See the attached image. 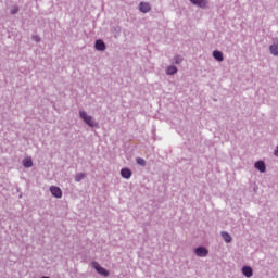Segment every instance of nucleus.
Returning <instances> with one entry per match:
<instances>
[{"mask_svg": "<svg viewBox=\"0 0 278 278\" xmlns=\"http://www.w3.org/2000/svg\"><path fill=\"white\" fill-rule=\"evenodd\" d=\"M79 114H80V118H83L84 123H86V125H88L89 127H97L98 126L97 122H94L92 116L88 115V113H86L85 111H80Z\"/></svg>", "mask_w": 278, "mask_h": 278, "instance_id": "f257e3e1", "label": "nucleus"}, {"mask_svg": "<svg viewBox=\"0 0 278 278\" xmlns=\"http://www.w3.org/2000/svg\"><path fill=\"white\" fill-rule=\"evenodd\" d=\"M92 266L97 270V273H99V275H102L103 277H109L110 276V271H108V269L101 267V265H99V263L93 262Z\"/></svg>", "mask_w": 278, "mask_h": 278, "instance_id": "f03ea898", "label": "nucleus"}, {"mask_svg": "<svg viewBox=\"0 0 278 278\" xmlns=\"http://www.w3.org/2000/svg\"><path fill=\"white\" fill-rule=\"evenodd\" d=\"M50 192L52 197H55V199H62V189L55 186L50 187Z\"/></svg>", "mask_w": 278, "mask_h": 278, "instance_id": "7ed1b4c3", "label": "nucleus"}, {"mask_svg": "<svg viewBox=\"0 0 278 278\" xmlns=\"http://www.w3.org/2000/svg\"><path fill=\"white\" fill-rule=\"evenodd\" d=\"M194 253L198 255V257H207V253H210V251H207V249L204 247H199L194 250Z\"/></svg>", "mask_w": 278, "mask_h": 278, "instance_id": "20e7f679", "label": "nucleus"}, {"mask_svg": "<svg viewBox=\"0 0 278 278\" xmlns=\"http://www.w3.org/2000/svg\"><path fill=\"white\" fill-rule=\"evenodd\" d=\"M139 10L143 14H147V12H151V4H149V2H141L139 4Z\"/></svg>", "mask_w": 278, "mask_h": 278, "instance_id": "39448f33", "label": "nucleus"}, {"mask_svg": "<svg viewBox=\"0 0 278 278\" xmlns=\"http://www.w3.org/2000/svg\"><path fill=\"white\" fill-rule=\"evenodd\" d=\"M255 168L260 170V173H266V164L264 163V161H257L255 163Z\"/></svg>", "mask_w": 278, "mask_h": 278, "instance_id": "423d86ee", "label": "nucleus"}, {"mask_svg": "<svg viewBox=\"0 0 278 278\" xmlns=\"http://www.w3.org/2000/svg\"><path fill=\"white\" fill-rule=\"evenodd\" d=\"M121 175L124 179H130L131 178V169L129 168H122Z\"/></svg>", "mask_w": 278, "mask_h": 278, "instance_id": "0eeeda50", "label": "nucleus"}, {"mask_svg": "<svg viewBox=\"0 0 278 278\" xmlns=\"http://www.w3.org/2000/svg\"><path fill=\"white\" fill-rule=\"evenodd\" d=\"M242 273L244 277H253V268H251L250 266L242 267Z\"/></svg>", "mask_w": 278, "mask_h": 278, "instance_id": "6e6552de", "label": "nucleus"}, {"mask_svg": "<svg viewBox=\"0 0 278 278\" xmlns=\"http://www.w3.org/2000/svg\"><path fill=\"white\" fill-rule=\"evenodd\" d=\"M96 49H97V51H105V42H103V40H101V39L97 40Z\"/></svg>", "mask_w": 278, "mask_h": 278, "instance_id": "1a4fd4ad", "label": "nucleus"}, {"mask_svg": "<svg viewBox=\"0 0 278 278\" xmlns=\"http://www.w3.org/2000/svg\"><path fill=\"white\" fill-rule=\"evenodd\" d=\"M213 58L217 61V62H223V60H225V58L223 56V52L215 50L213 52Z\"/></svg>", "mask_w": 278, "mask_h": 278, "instance_id": "9d476101", "label": "nucleus"}, {"mask_svg": "<svg viewBox=\"0 0 278 278\" xmlns=\"http://www.w3.org/2000/svg\"><path fill=\"white\" fill-rule=\"evenodd\" d=\"M193 5H198L199 8H205L207 5V1L205 0H190Z\"/></svg>", "mask_w": 278, "mask_h": 278, "instance_id": "9b49d317", "label": "nucleus"}, {"mask_svg": "<svg viewBox=\"0 0 278 278\" xmlns=\"http://www.w3.org/2000/svg\"><path fill=\"white\" fill-rule=\"evenodd\" d=\"M23 166L25 168H31L34 166V162L31 161V157H26L23 160Z\"/></svg>", "mask_w": 278, "mask_h": 278, "instance_id": "f8f14e48", "label": "nucleus"}, {"mask_svg": "<svg viewBox=\"0 0 278 278\" xmlns=\"http://www.w3.org/2000/svg\"><path fill=\"white\" fill-rule=\"evenodd\" d=\"M271 55H278V43H274L269 47Z\"/></svg>", "mask_w": 278, "mask_h": 278, "instance_id": "ddd939ff", "label": "nucleus"}, {"mask_svg": "<svg viewBox=\"0 0 278 278\" xmlns=\"http://www.w3.org/2000/svg\"><path fill=\"white\" fill-rule=\"evenodd\" d=\"M175 73H177V67L176 66L170 65L166 68V74L167 75H175Z\"/></svg>", "mask_w": 278, "mask_h": 278, "instance_id": "4468645a", "label": "nucleus"}, {"mask_svg": "<svg viewBox=\"0 0 278 278\" xmlns=\"http://www.w3.org/2000/svg\"><path fill=\"white\" fill-rule=\"evenodd\" d=\"M222 238H223V240H225L228 244H229V242H231V235H229L228 232L223 231V232H222Z\"/></svg>", "mask_w": 278, "mask_h": 278, "instance_id": "2eb2a0df", "label": "nucleus"}, {"mask_svg": "<svg viewBox=\"0 0 278 278\" xmlns=\"http://www.w3.org/2000/svg\"><path fill=\"white\" fill-rule=\"evenodd\" d=\"M137 164H139V166H147V161H144V159L142 157H138Z\"/></svg>", "mask_w": 278, "mask_h": 278, "instance_id": "dca6fc26", "label": "nucleus"}, {"mask_svg": "<svg viewBox=\"0 0 278 278\" xmlns=\"http://www.w3.org/2000/svg\"><path fill=\"white\" fill-rule=\"evenodd\" d=\"M84 177H86V174L80 173V174L76 175L75 179H76V181H81V179H84Z\"/></svg>", "mask_w": 278, "mask_h": 278, "instance_id": "f3484780", "label": "nucleus"}, {"mask_svg": "<svg viewBox=\"0 0 278 278\" xmlns=\"http://www.w3.org/2000/svg\"><path fill=\"white\" fill-rule=\"evenodd\" d=\"M174 62L175 64H181V62H184V59L181 56H175Z\"/></svg>", "mask_w": 278, "mask_h": 278, "instance_id": "a211bd4d", "label": "nucleus"}, {"mask_svg": "<svg viewBox=\"0 0 278 278\" xmlns=\"http://www.w3.org/2000/svg\"><path fill=\"white\" fill-rule=\"evenodd\" d=\"M16 12H18V7H13L11 9V14H16Z\"/></svg>", "mask_w": 278, "mask_h": 278, "instance_id": "6ab92c4d", "label": "nucleus"}, {"mask_svg": "<svg viewBox=\"0 0 278 278\" xmlns=\"http://www.w3.org/2000/svg\"><path fill=\"white\" fill-rule=\"evenodd\" d=\"M33 38H34V40H36V42H40V37L34 36Z\"/></svg>", "mask_w": 278, "mask_h": 278, "instance_id": "aec40b11", "label": "nucleus"}, {"mask_svg": "<svg viewBox=\"0 0 278 278\" xmlns=\"http://www.w3.org/2000/svg\"><path fill=\"white\" fill-rule=\"evenodd\" d=\"M274 155H276V157H278V147L275 149Z\"/></svg>", "mask_w": 278, "mask_h": 278, "instance_id": "412c9836", "label": "nucleus"}]
</instances>
